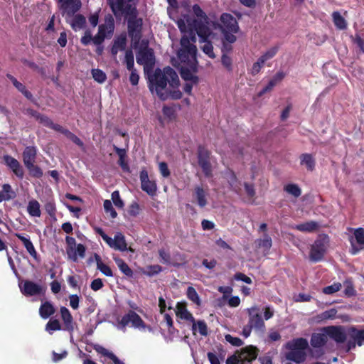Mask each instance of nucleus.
I'll use <instances>...</instances> for the list:
<instances>
[{
	"mask_svg": "<svg viewBox=\"0 0 364 364\" xmlns=\"http://www.w3.org/2000/svg\"><path fill=\"white\" fill-rule=\"evenodd\" d=\"M211 33H212V31L210 29L209 33L208 34V36L206 37H205V38L199 37V38H200V43H204V45L201 47V49L204 52V53H205L207 55H208V57H210V58H215V55L213 52V44H212L211 41H210L208 40V38L211 35Z\"/></svg>",
	"mask_w": 364,
	"mask_h": 364,
	"instance_id": "473e14b6",
	"label": "nucleus"
},
{
	"mask_svg": "<svg viewBox=\"0 0 364 364\" xmlns=\"http://www.w3.org/2000/svg\"><path fill=\"white\" fill-rule=\"evenodd\" d=\"M62 329L61 325L58 319H50L46 325L47 331H55Z\"/></svg>",
	"mask_w": 364,
	"mask_h": 364,
	"instance_id": "09e8293b",
	"label": "nucleus"
},
{
	"mask_svg": "<svg viewBox=\"0 0 364 364\" xmlns=\"http://www.w3.org/2000/svg\"><path fill=\"white\" fill-rule=\"evenodd\" d=\"M221 63L228 70L232 71V59L230 56L226 54H223L221 58Z\"/></svg>",
	"mask_w": 364,
	"mask_h": 364,
	"instance_id": "0e129e2a",
	"label": "nucleus"
},
{
	"mask_svg": "<svg viewBox=\"0 0 364 364\" xmlns=\"http://www.w3.org/2000/svg\"><path fill=\"white\" fill-rule=\"evenodd\" d=\"M94 257H95V259L96 261V263H97V269L105 276L107 277H112L113 276V272H112V270L111 269V268L104 264L102 262V259H101V257L100 256L97 254V253H95L94 254Z\"/></svg>",
	"mask_w": 364,
	"mask_h": 364,
	"instance_id": "4c0bfd02",
	"label": "nucleus"
},
{
	"mask_svg": "<svg viewBox=\"0 0 364 364\" xmlns=\"http://www.w3.org/2000/svg\"><path fill=\"white\" fill-rule=\"evenodd\" d=\"M354 236L357 243L360 246H364V229L362 228L355 229Z\"/></svg>",
	"mask_w": 364,
	"mask_h": 364,
	"instance_id": "5fc2aeb1",
	"label": "nucleus"
},
{
	"mask_svg": "<svg viewBox=\"0 0 364 364\" xmlns=\"http://www.w3.org/2000/svg\"><path fill=\"white\" fill-rule=\"evenodd\" d=\"M322 331L338 344L343 343L346 341L348 333L343 326H328L323 327Z\"/></svg>",
	"mask_w": 364,
	"mask_h": 364,
	"instance_id": "ddd939ff",
	"label": "nucleus"
},
{
	"mask_svg": "<svg viewBox=\"0 0 364 364\" xmlns=\"http://www.w3.org/2000/svg\"><path fill=\"white\" fill-rule=\"evenodd\" d=\"M237 177L235 173L232 170H230V177L228 179V183H229L230 186L231 187V189L233 191H235V193H238V189H239V188H237Z\"/></svg>",
	"mask_w": 364,
	"mask_h": 364,
	"instance_id": "3c124183",
	"label": "nucleus"
},
{
	"mask_svg": "<svg viewBox=\"0 0 364 364\" xmlns=\"http://www.w3.org/2000/svg\"><path fill=\"white\" fill-rule=\"evenodd\" d=\"M225 341L233 346L240 347L243 345V341L238 337H233L230 334L225 336Z\"/></svg>",
	"mask_w": 364,
	"mask_h": 364,
	"instance_id": "6e6d98bb",
	"label": "nucleus"
},
{
	"mask_svg": "<svg viewBox=\"0 0 364 364\" xmlns=\"http://www.w3.org/2000/svg\"><path fill=\"white\" fill-rule=\"evenodd\" d=\"M6 77L11 80L13 85L21 92L28 100L31 101H33V97L32 93L28 91L26 86L23 85L21 82H18L16 77H14L11 74H6Z\"/></svg>",
	"mask_w": 364,
	"mask_h": 364,
	"instance_id": "bb28decb",
	"label": "nucleus"
},
{
	"mask_svg": "<svg viewBox=\"0 0 364 364\" xmlns=\"http://www.w3.org/2000/svg\"><path fill=\"white\" fill-rule=\"evenodd\" d=\"M159 168L161 174L165 177L167 178L170 176L171 173L168 169V165L166 162H160L159 164Z\"/></svg>",
	"mask_w": 364,
	"mask_h": 364,
	"instance_id": "774afa93",
	"label": "nucleus"
},
{
	"mask_svg": "<svg viewBox=\"0 0 364 364\" xmlns=\"http://www.w3.org/2000/svg\"><path fill=\"white\" fill-rule=\"evenodd\" d=\"M65 242L67 244L66 252L69 259L73 260V262H77V258L76 255V252L75 251V247L76 245V240L74 237L66 236Z\"/></svg>",
	"mask_w": 364,
	"mask_h": 364,
	"instance_id": "2f4dec72",
	"label": "nucleus"
},
{
	"mask_svg": "<svg viewBox=\"0 0 364 364\" xmlns=\"http://www.w3.org/2000/svg\"><path fill=\"white\" fill-rule=\"evenodd\" d=\"M59 2L63 15L66 14L68 17H72L82 6L80 0H59Z\"/></svg>",
	"mask_w": 364,
	"mask_h": 364,
	"instance_id": "2eb2a0df",
	"label": "nucleus"
},
{
	"mask_svg": "<svg viewBox=\"0 0 364 364\" xmlns=\"http://www.w3.org/2000/svg\"><path fill=\"white\" fill-rule=\"evenodd\" d=\"M4 160L5 164L11 169L17 177L21 179L23 178V169L17 159L9 155H5L4 156Z\"/></svg>",
	"mask_w": 364,
	"mask_h": 364,
	"instance_id": "aec40b11",
	"label": "nucleus"
},
{
	"mask_svg": "<svg viewBox=\"0 0 364 364\" xmlns=\"http://www.w3.org/2000/svg\"><path fill=\"white\" fill-rule=\"evenodd\" d=\"M284 191L289 194L293 196L295 198H298L301 194V190L298 185L294 183H289L284 187Z\"/></svg>",
	"mask_w": 364,
	"mask_h": 364,
	"instance_id": "c03bdc74",
	"label": "nucleus"
},
{
	"mask_svg": "<svg viewBox=\"0 0 364 364\" xmlns=\"http://www.w3.org/2000/svg\"><path fill=\"white\" fill-rule=\"evenodd\" d=\"M186 295L189 300L193 301L196 305L200 306L201 301H200V297L198 296V294L197 293L196 290L193 287H188Z\"/></svg>",
	"mask_w": 364,
	"mask_h": 364,
	"instance_id": "49530a36",
	"label": "nucleus"
},
{
	"mask_svg": "<svg viewBox=\"0 0 364 364\" xmlns=\"http://www.w3.org/2000/svg\"><path fill=\"white\" fill-rule=\"evenodd\" d=\"M333 21L335 26L339 30H344L347 28V22L338 11H333L332 14Z\"/></svg>",
	"mask_w": 364,
	"mask_h": 364,
	"instance_id": "a19ab883",
	"label": "nucleus"
},
{
	"mask_svg": "<svg viewBox=\"0 0 364 364\" xmlns=\"http://www.w3.org/2000/svg\"><path fill=\"white\" fill-rule=\"evenodd\" d=\"M220 21L225 31L237 33L239 30L236 19L230 14L224 13L220 16Z\"/></svg>",
	"mask_w": 364,
	"mask_h": 364,
	"instance_id": "a211bd4d",
	"label": "nucleus"
},
{
	"mask_svg": "<svg viewBox=\"0 0 364 364\" xmlns=\"http://www.w3.org/2000/svg\"><path fill=\"white\" fill-rule=\"evenodd\" d=\"M98 29H102L106 37L112 35L114 30V21L113 17L109 15L105 19V23L99 26Z\"/></svg>",
	"mask_w": 364,
	"mask_h": 364,
	"instance_id": "72a5a7b5",
	"label": "nucleus"
},
{
	"mask_svg": "<svg viewBox=\"0 0 364 364\" xmlns=\"http://www.w3.org/2000/svg\"><path fill=\"white\" fill-rule=\"evenodd\" d=\"M127 36L125 34H121L117 36L114 41L112 43V46L111 48V54L113 57H116L119 50H126L127 46Z\"/></svg>",
	"mask_w": 364,
	"mask_h": 364,
	"instance_id": "5701e85b",
	"label": "nucleus"
},
{
	"mask_svg": "<svg viewBox=\"0 0 364 364\" xmlns=\"http://www.w3.org/2000/svg\"><path fill=\"white\" fill-rule=\"evenodd\" d=\"M318 227L317 222L311 220L296 225L294 228L304 232H313L318 230Z\"/></svg>",
	"mask_w": 364,
	"mask_h": 364,
	"instance_id": "c9c22d12",
	"label": "nucleus"
},
{
	"mask_svg": "<svg viewBox=\"0 0 364 364\" xmlns=\"http://www.w3.org/2000/svg\"><path fill=\"white\" fill-rule=\"evenodd\" d=\"M329 242V237L327 235H319L311 246L309 259L313 262L321 261L326 252Z\"/></svg>",
	"mask_w": 364,
	"mask_h": 364,
	"instance_id": "423d86ee",
	"label": "nucleus"
},
{
	"mask_svg": "<svg viewBox=\"0 0 364 364\" xmlns=\"http://www.w3.org/2000/svg\"><path fill=\"white\" fill-rule=\"evenodd\" d=\"M264 63H265L263 62V60L261 59L260 58H259L258 60H257V62H255L252 65V67L251 69V74L252 75H256L257 74H258Z\"/></svg>",
	"mask_w": 364,
	"mask_h": 364,
	"instance_id": "052dcab7",
	"label": "nucleus"
},
{
	"mask_svg": "<svg viewBox=\"0 0 364 364\" xmlns=\"http://www.w3.org/2000/svg\"><path fill=\"white\" fill-rule=\"evenodd\" d=\"M129 71L131 72L129 75V82L133 86H136L139 83V75L136 69L130 70Z\"/></svg>",
	"mask_w": 364,
	"mask_h": 364,
	"instance_id": "338daca9",
	"label": "nucleus"
},
{
	"mask_svg": "<svg viewBox=\"0 0 364 364\" xmlns=\"http://www.w3.org/2000/svg\"><path fill=\"white\" fill-rule=\"evenodd\" d=\"M176 314L181 319L188 321L192 323L193 333L196 334V323L195 318L192 314L187 310L186 302H178L176 306Z\"/></svg>",
	"mask_w": 364,
	"mask_h": 364,
	"instance_id": "dca6fc26",
	"label": "nucleus"
},
{
	"mask_svg": "<svg viewBox=\"0 0 364 364\" xmlns=\"http://www.w3.org/2000/svg\"><path fill=\"white\" fill-rule=\"evenodd\" d=\"M181 48L178 50V58L185 65L180 70V74L185 81H190L196 85L199 82V78L194 73L198 71L197 60V48L196 46H191L187 38H181Z\"/></svg>",
	"mask_w": 364,
	"mask_h": 364,
	"instance_id": "f257e3e1",
	"label": "nucleus"
},
{
	"mask_svg": "<svg viewBox=\"0 0 364 364\" xmlns=\"http://www.w3.org/2000/svg\"><path fill=\"white\" fill-rule=\"evenodd\" d=\"M21 292L26 296H33L43 294L46 291L45 288L33 281L25 280L19 285Z\"/></svg>",
	"mask_w": 364,
	"mask_h": 364,
	"instance_id": "4468645a",
	"label": "nucleus"
},
{
	"mask_svg": "<svg viewBox=\"0 0 364 364\" xmlns=\"http://www.w3.org/2000/svg\"><path fill=\"white\" fill-rule=\"evenodd\" d=\"M55 313V309L50 301L43 302L39 308V315L43 319L49 318Z\"/></svg>",
	"mask_w": 364,
	"mask_h": 364,
	"instance_id": "c756f323",
	"label": "nucleus"
},
{
	"mask_svg": "<svg viewBox=\"0 0 364 364\" xmlns=\"http://www.w3.org/2000/svg\"><path fill=\"white\" fill-rule=\"evenodd\" d=\"M308 347V341L304 338H295L287 343V348L289 350L304 351Z\"/></svg>",
	"mask_w": 364,
	"mask_h": 364,
	"instance_id": "c85d7f7f",
	"label": "nucleus"
},
{
	"mask_svg": "<svg viewBox=\"0 0 364 364\" xmlns=\"http://www.w3.org/2000/svg\"><path fill=\"white\" fill-rule=\"evenodd\" d=\"M35 163L30 164L27 166H25L26 168L28 169L29 174L37 178H40L43 176V171L42 169L37 165L34 164Z\"/></svg>",
	"mask_w": 364,
	"mask_h": 364,
	"instance_id": "a18cd8bd",
	"label": "nucleus"
},
{
	"mask_svg": "<svg viewBox=\"0 0 364 364\" xmlns=\"http://www.w3.org/2000/svg\"><path fill=\"white\" fill-rule=\"evenodd\" d=\"M173 88L179 86L180 81L176 72L171 67L164 68V72L160 68L155 70L153 75L148 77V86L151 92L155 90L156 95L161 100L167 99V94L163 91L166 87L167 83Z\"/></svg>",
	"mask_w": 364,
	"mask_h": 364,
	"instance_id": "f03ea898",
	"label": "nucleus"
},
{
	"mask_svg": "<svg viewBox=\"0 0 364 364\" xmlns=\"http://www.w3.org/2000/svg\"><path fill=\"white\" fill-rule=\"evenodd\" d=\"M259 350L253 346H247L241 350L240 357L242 362H247V364H252L258 355Z\"/></svg>",
	"mask_w": 364,
	"mask_h": 364,
	"instance_id": "6ab92c4d",
	"label": "nucleus"
},
{
	"mask_svg": "<svg viewBox=\"0 0 364 364\" xmlns=\"http://www.w3.org/2000/svg\"><path fill=\"white\" fill-rule=\"evenodd\" d=\"M92 75L93 79L99 83H103L107 79L105 73L98 68L92 70Z\"/></svg>",
	"mask_w": 364,
	"mask_h": 364,
	"instance_id": "de8ad7c7",
	"label": "nucleus"
},
{
	"mask_svg": "<svg viewBox=\"0 0 364 364\" xmlns=\"http://www.w3.org/2000/svg\"><path fill=\"white\" fill-rule=\"evenodd\" d=\"M210 151L203 146H198L197 151L198 163L206 178L213 176L212 165L210 161Z\"/></svg>",
	"mask_w": 364,
	"mask_h": 364,
	"instance_id": "9d476101",
	"label": "nucleus"
},
{
	"mask_svg": "<svg viewBox=\"0 0 364 364\" xmlns=\"http://www.w3.org/2000/svg\"><path fill=\"white\" fill-rule=\"evenodd\" d=\"M103 205H104V209H105V212L107 213H109L110 216L112 218H115L117 216V213L113 208L112 203L109 200H105L104 201Z\"/></svg>",
	"mask_w": 364,
	"mask_h": 364,
	"instance_id": "13d9d810",
	"label": "nucleus"
},
{
	"mask_svg": "<svg viewBox=\"0 0 364 364\" xmlns=\"http://www.w3.org/2000/svg\"><path fill=\"white\" fill-rule=\"evenodd\" d=\"M73 18L70 23V26L74 31L83 28L86 24L85 17L82 14L73 15Z\"/></svg>",
	"mask_w": 364,
	"mask_h": 364,
	"instance_id": "58836bf2",
	"label": "nucleus"
},
{
	"mask_svg": "<svg viewBox=\"0 0 364 364\" xmlns=\"http://www.w3.org/2000/svg\"><path fill=\"white\" fill-rule=\"evenodd\" d=\"M196 329L198 328L199 333L201 336H206L208 333V326L205 321L199 320L196 321Z\"/></svg>",
	"mask_w": 364,
	"mask_h": 364,
	"instance_id": "bf43d9fd",
	"label": "nucleus"
},
{
	"mask_svg": "<svg viewBox=\"0 0 364 364\" xmlns=\"http://www.w3.org/2000/svg\"><path fill=\"white\" fill-rule=\"evenodd\" d=\"M65 136L68 139L72 141L74 144H75L76 145H77L80 147L83 146L84 144L82 141V140L78 136H77L75 134L71 132L70 130L65 132Z\"/></svg>",
	"mask_w": 364,
	"mask_h": 364,
	"instance_id": "4d7b16f0",
	"label": "nucleus"
},
{
	"mask_svg": "<svg viewBox=\"0 0 364 364\" xmlns=\"http://www.w3.org/2000/svg\"><path fill=\"white\" fill-rule=\"evenodd\" d=\"M60 312L64 324L63 330L73 333L74 331V321L71 313L65 306H61Z\"/></svg>",
	"mask_w": 364,
	"mask_h": 364,
	"instance_id": "412c9836",
	"label": "nucleus"
},
{
	"mask_svg": "<svg viewBox=\"0 0 364 364\" xmlns=\"http://www.w3.org/2000/svg\"><path fill=\"white\" fill-rule=\"evenodd\" d=\"M140 181L141 188L149 196H154L156 192V183L154 181H150L148 176V172L145 168L140 171Z\"/></svg>",
	"mask_w": 364,
	"mask_h": 364,
	"instance_id": "f3484780",
	"label": "nucleus"
},
{
	"mask_svg": "<svg viewBox=\"0 0 364 364\" xmlns=\"http://www.w3.org/2000/svg\"><path fill=\"white\" fill-rule=\"evenodd\" d=\"M328 341V336L323 332V333H314L311 337V345L313 348H320L323 347Z\"/></svg>",
	"mask_w": 364,
	"mask_h": 364,
	"instance_id": "cd10ccee",
	"label": "nucleus"
},
{
	"mask_svg": "<svg viewBox=\"0 0 364 364\" xmlns=\"http://www.w3.org/2000/svg\"><path fill=\"white\" fill-rule=\"evenodd\" d=\"M192 9L197 18L193 19L189 26L194 29L198 37L205 38L210 31L208 17L198 4H194Z\"/></svg>",
	"mask_w": 364,
	"mask_h": 364,
	"instance_id": "20e7f679",
	"label": "nucleus"
},
{
	"mask_svg": "<svg viewBox=\"0 0 364 364\" xmlns=\"http://www.w3.org/2000/svg\"><path fill=\"white\" fill-rule=\"evenodd\" d=\"M27 211L31 216L40 217L41 212L40 204L36 200H31L28 202Z\"/></svg>",
	"mask_w": 364,
	"mask_h": 364,
	"instance_id": "79ce46f5",
	"label": "nucleus"
},
{
	"mask_svg": "<svg viewBox=\"0 0 364 364\" xmlns=\"http://www.w3.org/2000/svg\"><path fill=\"white\" fill-rule=\"evenodd\" d=\"M279 47L278 46H274L269 49L267 51H266L262 55H261L259 58L263 60V62H266L267 60L272 58L278 52Z\"/></svg>",
	"mask_w": 364,
	"mask_h": 364,
	"instance_id": "603ef678",
	"label": "nucleus"
},
{
	"mask_svg": "<svg viewBox=\"0 0 364 364\" xmlns=\"http://www.w3.org/2000/svg\"><path fill=\"white\" fill-rule=\"evenodd\" d=\"M337 314V310L334 308L325 311L321 314L322 319H333L336 318Z\"/></svg>",
	"mask_w": 364,
	"mask_h": 364,
	"instance_id": "680f3d73",
	"label": "nucleus"
},
{
	"mask_svg": "<svg viewBox=\"0 0 364 364\" xmlns=\"http://www.w3.org/2000/svg\"><path fill=\"white\" fill-rule=\"evenodd\" d=\"M112 200L117 208H122L124 206V203L120 198L118 191H115L112 193Z\"/></svg>",
	"mask_w": 364,
	"mask_h": 364,
	"instance_id": "69168bd1",
	"label": "nucleus"
},
{
	"mask_svg": "<svg viewBox=\"0 0 364 364\" xmlns=\"http://www.w3.org/2000/svg\"><path fill=\"white\" fill-rule=\"evenodd\" d=\"M349 340L346 343V352H349L354 349L356 346H362L364 345V329H358L355 326H351L347 331Z\"/></svg>",
	"mask_w": 364,
	"mask_h": 364,
	"instance_id": "9b49d317",
	"label": "nucleus"
},
{
	"mask_svg": "<svg viewBox=\"0 0 364 364\" xmlns=\"http://www.w3.org/2000/svg\"><path fill=\"white\" fill-rule=\"evenodd\" d=\"M155 55L153 48L149 47L148 41H143L136 53V63L152 68L155 65Z\"/></svg>",
	"mask_w": 364,
	"mask_h": 364,
	"instance_id": "1a4fd4ad",
	"label": "nucleus"
},
{
	"mask_svg": "<svg viewBox=\"0 0 364 364\" xmlns=\"http://www.w3.org/2000/svg\"><path fill=\"white\" fill-rule=\"evenodd\" d=\"M249 319L248 323L243 327L242 334L245 338H248L252 329L264 332L265 330V323L259 313V309L257 306H252L247 309Z\"/></svg>",
	"mask_w": 364,
	"mask_h": 364,
	"instance_id": "39448f33",
	"label": "nucleus"
},
{
	"mask_svg": "<svg viewBox=\"0 0 364 364\" xmlns=\"http://www.w3.org/2000/svg\"><path fill=\"white\" fill-rule=\"evenodd\" d=\"M341 284L335 282L331 285L327 286L323 289V293L325 294H333L341 289Z\"/></svg>",
	"mask_w": 364,
	"mask_h": 364,
	"instance_id": "8fccbe9b",
	"label": "nucleus"
},
{
	"mask_svg": "<svg viewBox=\"0 0 364 364\" xmlns=\"http://www.w3.org/2000/svg\"><path fill=\"white\" fill-rule=\"evenodd\" d=\"M16 197V194L10 184L5 183L2 186V190L0 191V203L9 201Z\"/></svg>",
	"mask_w": 364,
	"mask_h": 364,
	"instance_id": "7c9ffc66",
	"label": "nucleus"
},
{
	"mask_svg": "<svg viewBox=\"0 0 364 364\" xmlns=\"http://www.w3.org/2000/svg\"><path fill=\"white\" fill-rule=\"evenodd\" d=\"M93 230L95 233L102 237L103 240L112 249L121 252L127 251V244L124 235L121 232H117L114 239L108 236L100 227H94Z\"/></svg>",
	"mask_w": 364,
	"mask_h": 364,
	"instance_id": "0eeeda50",
	"label": "nucleus"
},
{
	"mask_svg": "<svg viewBox=\"0 0 364 364\" xmlns=\"http://www.w3.org/2000/svg\"><path fill=\"white\" fill-rule=\"evenodd\" d=\"M93 349L99 354L107 357L110 360H112L114 364H124L122 360H120L112 352L109 351L107 349L104 348L103 346L94 343L92 344Z\"/></svg>",
	"mask_w": 364,
	"mask_h": 364,
	"instance_id": "a878e982",
	"label": "nucleus"
},
{
	"mask_svg": "<svg viewBox=\"0 0 364 364\" xmlns=\"http://www.w3.org/2000/svg\"><path fill=\"white\" fill-rule=\"evenodd\" d=\"M138 11L127 16L128 36L131 38L132 46L137 48L142 37L143 20L138 18Z\"/></svg>",
	"mask_w": 364,
	"mask_h": 364,
	"instance_id": "7ed1b4c3",
	"label": "nucleus"
},
{
	"mask_svg": "<svg viewBox=\"0 0 364 364\" xmlns=\"http://www.w3.org/2000/svg\"><path fill=\"white\" fill-rule=\"evenodd\" d=\"M37 149L34 146H26L23 151L22 157L25 166L36 162Z\"/></svg>",
	"mask_w": 364,
	"mask_h": 364,
	"instance_id": "b1692460",
	"label": "nucleus"
},
{
	"mask_svg": "<svg viewBox=\"0 0 364 364\" xmlns=\"http://www.w3.org/2000/svg\"><path fill=\"white\" fill-rule=\"evenodd\" d=\"M132 1L107 0V3L114 16L117 18H119L123 16L127 17L131 15L134 11H137L136 8L130 4Z\"/></svg>",
	"mask_w": 364,
	"mask_h": 364,
	"instance_id": "6e6552de",
	"label": "nucleus"
},
{
	"mask_svg": "<svg viewBox=\"0 0 364 364\" xmlns=\"http://www.w3.org/2000/svg\"><path fill=\"white\" fill-rule=\"evenodd\" d=\"M124 63L126 65L128 70L135 69L134 53L131 48L125 50Z\"/></svg>",
	"mask_w": 364,
	"mask_h": 364,
	"instance_id": "37998d69",
	"label": "nucleus"
},
{
	"mask_svg": "<svg viewBox=\"0 0 364 364\" xmlns=\"http://www.w3.org/2000/svg\"><path fill=\"white\" fill-rule=\"evenodd\" d=\"M272 244V238L267 234L264 235L263 239L258 240V246L267 250H269L271 248Z\"/></svg>",
	"mask_w": 364,
	"mask_h": 364,
	"instance_id": "864d4df0",
	"label": "nucleus"
},
{
	"mask_svg": "<svg viewBox=\"0 0 364 364\" xmlns=\"http://www.w3.org/2000/svg\"><path fill=\"white\" fill-rule=\"evenodd\" d=\"M301 164L305 165L306 168L312 171L315 168L316 162L312 155L310 154H302L300 156Z\"/></svg>",
	"mask_w": 364,
	"mask_h": 364,
	"instance_id": "ea45409f",
	"label": "nucleus"
},
{
	"mask_svg": "<svg viewBox=\"0 0 364 364\" xmlns=\"http://www.w3.org/2000/svg\"><path fill=\"white\" fill-rule=\"evenodd\" d=\"M106 38L105 35L103 34L102 29H98V33L92 38V42L96 46H100Z\"/></svg>",
	"mask_w": 364,
	"mask_h": 364,
	"instance_id": "e2e57ef3",
	"label": "nucleus"
},
{
	"mask_svg": "<svg viewBox=\"0 0 364 364\" xmlns=\"http://www.w3.org/2000/svg\"><path fill=\"white\" fill-rule=\"evenodd\" d=\"M122 328H125L127 326H131L135 328H143L146 327L144 321L134 311L129 310L127 314H124L119 322Z\"/></svg>",
	"mask_w": 364,
	"mask_h": 364,
	"instance_id": "f8f14e48",
	"label": "nucleus"
},
{
	"mask_svg": "<svg viewBox=\"0 0 364 364\" xmlns=\"http://www.w3.org/2000/svg\"><path fill=\"white\" fill-rule=\"evenodd\" d=\"M113 259L119 270L127 277H133V271L129 265L120 257H113Z\"/></svg>",
	"mask_w": 364,
	"mask_h": 364,
	"instance_id": "e433bc0d",
	"label": "nucleus"
},
{
	"mask_svg": "<svg viewBox=\"0 0 364 364\" xmlns=\"http://www.w3.org/2000/svg\"><path fill=\"white\" fill-rule=\"evenodd\" d=\"M208 191L201 186H196L193 192V197L200 208H204L208 204Z\"/></svg>",
	"mask_w": 364,
	"mask_h": 364,
	"instance_id": "4be33fe9",
	"label": "nucleus"
},
{
	"mask_svg": "<svg viewBox=\"0 0 364 364\" xmlns=\"http://www.w3.org/2000/svg\"><path fill=\"white\" fill-rule=\"evenodd\" d=\"M14 235L22 242L29 255L34 259L37 260L38 254L29 237H25L24 235L20 233H15Z\"/></svg>",
	"mask_w": 364,
	"mask_h": 364,
	"instance_id": "393cba45",
	"label": "nucleus"
},
{
	"mask_svg": "<svg viewBox=\"0 0 364 364\" xmlns=\"http://www.w3.org/2000/svg\"><path fill=\"white\" fill-rule=\"evenodd\" d=\"M306 353L302 350H291L289 353L287 354V359L291 361H294L296 363H301L305 361L306 360Z\"/></svg>",
	"mask_w": 364,
	"mask_h": 364,
	"instance_id": "f704fd0d",
	"label": "nucleus"
}]
</instances>
